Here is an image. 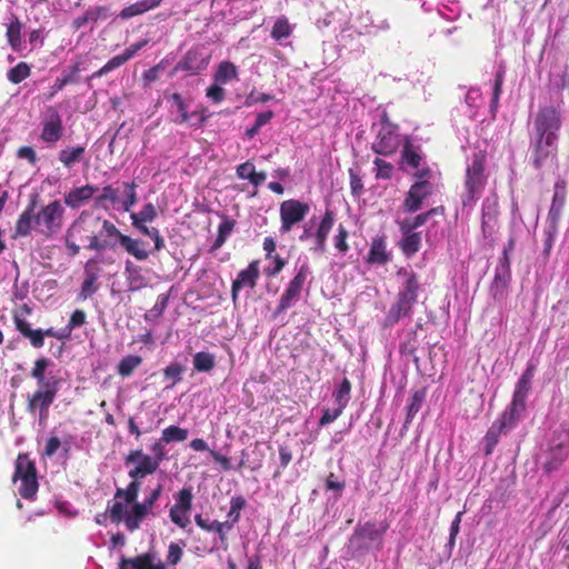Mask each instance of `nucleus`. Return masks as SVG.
Returning <instances> with one entry per match:
<instances>
[{"label": "nucleus", "instance_id": "1", "mask_svg": "<svg viewBox=\"0 0 569 569\" xmlns=\"http://www.w3.org/2000/svg\"><path fill=\"white\" fill-rule=\"evenodd\" d=\"M561 122V114L553 107L541 108L537 113L531 131L532 161L537 169L553 153Z\"/></svg>", "mask_w": 569, "mask_h": 569}, {"label": "nucleus", "instance_id": "2", "mask_svg": "<svg viewBox=\"0 0 569 569\" xmlns=\"http://www.w3.org/2000/svg\"><path fill=\"white\" fill-rule=\"evenodd\" d=\"M52 366V361L46 357L34 361L30 376L37 381L38 389L28 399L27 410L30 413H36L38 408H50L57 398L61 378L49 370Z\"/></svg>", "mask_w": 569, "mask_h": 569}, {"label": "nucleus", "instance_id": "3", "mask_svg": "<svg viewBox=\"0 0 569 569\" xmlns=\"http://www.w3.org/2000/svg\"><path fill=\"white\" fill-rule=\"evenodd\" d=\"M439 211H442L441 207L433 208L415 217L396 220L401 233V238L398 243L402 253L407 258L415 256L421 248L422 236L421 232L417 231V229L423 226L431 216Z\"/></svg>", "mask_w": 569, "mask_h": 569}, {"label": "nucleus", "instance_id": "4", "mask_svg": "<svg viewBox=\"0 0 569 569\" xmlns=\"http://www.w3.org/2000/svg\"><path fill=\"white\" fill-rule=\"evenodd\" d=\"M388 528L387 522L367 521L363 525H358L349 539L348 548L360 555L371 550H380Z\"/></svg>", "mask_w": 569, "mask_h": 569}, {"label": "nucleus", "instance_id": "5", "mask_svg": "<svg viewBox=\"0 0 569 569\" xmlns=\"http://www.w3.org/2000/svg\"><path fill=\"white\" fill-rule=\"evenodd\" d=\"M485 156L475 153L471 162L467 164L465 178V191L461 194L463 209L471 210L481 197L486 187Z\"/></svg>", "mask_w": 569, "mask_h": 569}, {"label": "nucleus", "instance_id": "6", "mask_svg": "<svg viewBox=\"0 0 569 569\" xmlns=\"http://www.w3.org/2000/svg\"><path fill=\"white\" fill-rule=\"evenodd\" d=\"M140 491V482L132 480L127 488H117L113 502H109L107 512L113 523L123 522L127 527V519L131 517V507L139 503L138 496Z\"/></svg>", "mask_w": 569, "mask_h": 569}, {"label": "nucleus", "instance_id": "7", "mask_svg": "<svg viewBox=\"0 0 569 569\" xmlns=\"http://www.w3.org/2000/svg\"><path fill=\"white\" fill-rule=\"evenodd\" d=\"M295 271V277L289 281L280 297L278 307L273 312V318H277L279 315L286 312L299 301L302 290L308 279L311 277V269L307 261L297 264Z\"/></svg>", "mask_w": 569, "mask_h": 569}, {"label": "nucleus", "instance_id": "8", "mask_svg": "<svg viewBox=\"0 0 569 569\" xmlns=\"http://www.w3.org/2000/svg\"><path fill=\"white\" fill-rule=\"evenodd\" d=\"M431 171L429 168H422L419 172H413L417 181L410 187L402 203L406 212L413 213L422 208V202L427 199L433 190L432 184L429 182Z\"/></svg>", "mask_w": 569, "mask_h": 569}, {"label": "nucleus", "instance_id": "9", "mask_svg": "<svg viewBox=\"0 0 569 569\" xmlns=\"http://www.w3.org/2000/svg\"><path fill=\"white\" fill-rule=\"evenodd\" d=\"M377 138L372 143V150L378 154L389 156L393 153L400 143L397 126L391 123L385 113L379 122L375 124Z\"/></svg>", "mask_w": 569, "mask_h": 569}, {"label": "nucleus", "instance_id": "10", "mask_svg": "<svg viewBox=\"0 0 569 569\" xmlns=\"http://www.w3.org/2000/svg\"><path fill=\"white\" fill-rule=\"evenodd\" d=\"M96 222H101V229L89 238L88 249L101 252L114 250L118 244L121 246L126 234L121 233L112 222L101 218H96Z\"/></svg>", "mask_w": 569, "mask_h": 569}, {"label": "nucleus", "instance_id": "11", "mask_svg": "<svg viewBox=\"0 0 569 569\" xmlns=\"http://www.w3.org/2000/svg\"><path fill=\"white\" fill-rule=\"evenodd\" d=\"M64 208L60 201L54 200L36 214V227L46 236L59 232L62 228Z\"/></svg>", "mask_w": 569, "mask_h": 569}, {"label": "nucleus", "instance_id": "12", "mask_svg": "<svg viewBox=\"0 0 569 569\" xmlns=\"http://www.w3.org/2000/svg\"><path fill=\"white\" fill-rule=\"evenodd\" d=\"M279 211L281 219L280 232L287 233L306 218L310 211V206L296 199H289L280 204Z\"/></svg>", "mask_w": 569, "mask_h": 569}, {"label": "nucleus", "instance_id": "13", "mask_svg": "<svg viewBox=\"0 0 569 569\" xmlns=\"http://www.w3.org/2000/svg\"><path fill=\"white\" fill-rule=\"evenodd\" d=\"M161 493L162 485L159 483L142 502L134 503V506L131 507V517L127 519V530L130 532L138 530L141 522L148 516H154L153 506L160 498Z\"/></svg>", "mask_w": 569, "mask_h": 569}, {"label": "nucleus", "instance_id": "14", "mask_svg": "<svg viewBox=\"0 0 569 569\" xmlns=\"http://www.w3.org/2000/svg\"><path fill=\"white\" fill-rule=\"evenodd\" d=\"M136 462L138 465L128 472L131 479L139 480L158 470L157 461L151 460V456L143 453L140 449L131 451L124 459L127 466Z\"/></svg>", "mask_w": 569, "mask_h": 569}, {"label": "nucleus", "instance_id": "15", "mask_svg": "<svg viewBox=\"0 0 569 569\" xmlns=\"http://www.w3.org/2000/svg\"><path fill=\"white\" fill-rule=\"evenodd\" d=\"M40 138L46 143L53 144L63 136L62 118L57 110L50 108L41 121Z\"/></svg>", "mask_w": 569, "mask_h": 569}, {"label": "nucleus", "instance_id": "16", "mask_svg": "<svg viewBox=\"0 0 569 569\" xmlns=\"http://www.w3.org/2000/svg\"><path fill=\"white\" fill-rule=\"evenodd\" d=\"M510 281V262H508L506 258H499L498 264L495 269V277L490 284V295L495 300H501L505 298Z\"/></svg>", "mask_w": 569, "mask_h": 569}, {"label": "nucleus", "instance_id": "17", "mask_svg": "<svg viewBox=\"0 0 569 569\" xmlns=\"http://www.w3.org/2000/svg\"><path fill=\"white\" fill-rule=\"evenodd\" d=\"M209 59L210 57L203 48H192L177 63L176 70H183L197 74L207 68Z\"/></svg>", "mask_w": 569, "mask_h": 569}, {"label": "nucleus", "instance_id": "18", "mask_svg": "<svg viewBox=\"0 0 569 569\" xmlns=\"http://www.w3.org/2000/svg\"><path fill=\"white\" fill-rule=\"evenodd\" d=\"M499 214L498 200L493 197H488L482 203L481 216V230L485 238H492L496 232L497 218Z\"/></svg>", "mask_w": 569, "mask_h": 569}, {"label": "nucleus", "instance_id": "19", "mask_svg": "<svg viewBox=\"0 0 569 569\" xmlns=\"http://www.w3.org/2000/svg\"><path fill=\"white\" fill-rule=\"evenodd\" d=\"M567 199L566 182L558 180L553 186V196L551 206L547 217V224L559 226V221L562 214V210Z\"/></svg>", "mask_w": 569, "mask_h": 569}, {"label": "nucleus", "instance_id": "20", "mask_svg": "<svg viewBox=\"0 0 569 569\" xmlns=\"http://www.w3.org/2000/svg\"><path fill=\"white\" fill-rule=\"evenodd\" d=\"M516 426L517 423L515 421L505 415H501V417L496 422H493L485 436V453L487 456L491 455L493 448L499 441L500 435L510 431Z\"/></svg>", "mask_w": 569, "mask_h": 569}, {"label": "nucleus", "instance_id": "21", "mask_svg": "<svg viewBox=\"0 0 569 569\" xmlns=\"http://www.w3.org/2000/svg\"><path fill=\"white\" fill-rule=\"evenodd\" d=\"M119 569H166L154 552H146L133 558L121 557Z\"/></svg>", "mask_w": 569, "mask_h": 569}, {"label": "nucleus", "instance_id": "22", "mask_svg": "<svg viewBox=\"0 0 569 569\" xmlns=\"http://www.w3.org/2000/svg\"><path fill=\"white\" fill-rule=\"evenodd\" d=\"M169 101L171 103V108L177 112V116L173 119L176 123L190 122L191 126H200L204 121V118L200 117L197 111H187V103L180 93H172L169 97Z\"/></svg>", "mask_w": 569, "mask_h": 569}, {"label": "nucleus", "instance_id": "23", "mask_svg": "<svg viewBox=\"0 0 569 569\" xmlns=\"http://www.w3.org/2000/svg\"><path fill=\"white\" fill-rule=\"evenodd\" d=\"M147 44L146 40L139 41L137 43L128 47L122 53L112 57L99 71H97L93 77H101L107 74L108 72L123 66L127 61L134 57V54L141 50Z\"/></svg>", "mask_w": 569, "mask_h": 569}, {"label": "nucleus", "instance_id": "24", "mask_svg": "<svg viewBox=\"0 0 569 569\" xmlns=\"http://www.w3.org/2000/svg\"><path fill=\"white\" fill-rule=\"evenodd\" d=\"M98 190L99 188L92 184L73 188L64 194V203L71 209H78L87 203Z\"/></svg>", "mask_w": 569, "mask_h": 569}, {"label": "nucleus", "instance_id": "25", "mask_svg": "<svg viewBox=\"0 0 569 569\" xmlns=\"http://www.w3.org/2000/svg\"><path fill=\"white\" fill-rule=\"evenodd\" d=\"M259 277L258 261H252L249 266L238 273L237 279L232 282V299L236 300L238 291L243 287L253 288Z\"/></svg>", "mask_w": 569, "mask_h": 569}, {"label": "nucleus", "instance_id": "26", "mask_svg": "<svg viewBox=\"0 0 569 569\" xmlns=\"http://www.w3.org/2000/svg\"><path fill=\"white\" fill-rule=\"evenodd\" d=\"M413 305V302L397 297V301L390 307L385 318L383 326L391 328L401 319L411 317Z\"/></svg>", "mask_w": 569, "mask_h": 569}, {"label": "nucleus", "instance_id": "27", "mask_svg": "<svg viewBox=\"0 0 569 569\" xmlns=\"http://www.w3.org/2000/svg\"><path fill=\"white\" fill-rule=\"evenodd\" d=\"M398 276L403 277L405 280L402 289L399 291L397 297L416 303L419 289V282L416 273L412 270L402 268L398 271Z\"/></svg>", "mask_w": 569, "mask_h": 569}, {"label": "nucleus", "instance_id": "28", "mask_svg": "<svg viewBox=\"0 0 569 569\" xmlns=\"http://www.w3.org/2000/svg\"><path fill=\"white\" fill-rule=\"evenodd\" d=\"M16 329L27 339L34 348H41L44 343V330L32 329L30 323L19 317L17 313L13 316Z\"/></svg>", "mask_w": 569, "mask_h": 569}, {"label": "nucleus", "instance_id": "29", "mask_svg": "<svg viewBox=\"0 0 569 569\" xmlns=\"http://www.w3.org/2000/svg\"><path fill=\"white\" fill-rule=\"evenodd\" d=\"M401 158L407 168H409L412 173L419 172L422 168H428L423 163V158L418 147H415L411 142L406 141L401 151Z\"/></svg>", "mask_w": 569, "mask_h": 569}, {"label": "nucleus", "instance_id": "30", "mask_svg": "<svg viewBox=\"0 0 569 569\" xmlns=\"http://www.w3.org/2000/svg\"><path fill=\"white\" fill-rule=\"evenodd\" d=\"M124 276L129 291H138L148 284L147 279L142 274L141 267L134 264L130 260L126 261Z\"/></svg>", "mask_w": 569, "mask_h": 569}, {"label": "nucleus", "instance_id": "31", "mask_svg": "<svg viewBox=\"0 0 569 569\" xmlns=\"http://www.w3.org/2000/svg\"><path fill=\"white\" fill-rule=\"evenodd\" d=\"M390 259L391 253L387 250L386 240L381 237L375 238L371 242L367 261L370 264H386Z\"/></svg>", "mask_w": 569, "mask_h": 569}, {"label": "nucleus", "instance_id": "32", "mask_svg": "<svg viewBox=\"0 0 569 569\" xmlns=\"http://www.w3.org/2000/svg\"><path fill=\"white\" fill-rule=\"evenodd\" d=\"M36 200L33 199L20 214L16 223V234L27 237L30 234L32 227L36 226Z\"/></svg>", "mask_w": 569, "mask_h": 569}, {"label": "nucleus", "instance_id": "33", "mask_svg": "<svg viewBox=\"0 0 569 569\" xmlns=\"http://www.w3.org/2000/svg\"><path fill=\"white\" fill-rule=\"evenodd\" d=\"M21 32L22 23L17 16L12 14L10 22L7 24L6 38L8 44L14 52H21L23 48Z\"/></svg>", "mask_w": 569, "mask_h": 569}, {"label": "nucleus", "instance_id": "34", "mask_svg": "<svg viewBox=\"0 0 569 569\" xmlns=\"http://www.w3.org/2000/svg\"><path fill=\"white\" fill-rule=\"evenodd\" d=\"M528 395L525 392H520L515 390L512 396L511 403L506 408V410L502 412L506 417L518 423L523 412L526 411V401H527Z\"/></svg>", "mask_w": 569, "mask_h": 569}, {"label": "nucleus", "instance_id": "35", "mask_svg": "<svg viewBox=\"0 0 569 569\" xmlns=\"http://www.w3.org/2000/svg\"><path fill=\"white\" fill-rule=\"evenodd\" d=\"M98 273L93 271L89 263L84 268V280L81 284V290L79 292V298L86 300L92 297L99 289L98 284Z\"/></svg>", "mask_w": 569, "mask_h": 569}, {"label": "nucleus", "instance_id": "36", "mask_svg": "<svg viewBox=\"0 0 569 569\" xmlns=\"http://www.w3.org/2000/svg\"><path fill=\"white\" fill-rule=\"evenodd\" d=\"M158 216L157 209L153 203H146L139 212H131L130 219L132 227L139 228L147 226L148 222H152Z\"/></svg>", "mask_w": 569, "mask_h": 569}, {"label": "nucleus", "instance_id": "37", "mask_svg": "<svg viewBox=\"0 0 569 569\" xmlns=\"http://www.w3.org/2000/svg\"><path fill=\"white\" fill-rule=\"evenodd\" d=\"M84 152L86 148L83 146L64 148L59 151L58 160L63 164V167L71 168L82 160Z\"/></svg>", "mask_w": 569, "mask_h": 569}, {"label": "nucleus", "instance_id": "38", "mask_svg": "<svg viewBox=\"0 0 569 569\" xmlns=\"http://www.w3.org/2000/svg\"><path fill=\"white\" fill-rule=\"evenodd\" d=\"M214 82L226 84L233 80H238V68L230 61H222L219 63L214 73Z\"/></svg>", "mask_w": 569, "mask_h": 569}, {"label": "nucleus", "instance_id": "39", "mask_svg": "<svg viewBox=\"0 0 569 569\" xmlns=\"http://www.w3.org/2000/svg\"><path fill=\"white\" fill-rule=\"evenodd\" d=\"M192 365L198 372H210L216 367V356L207 351L193 355Z\"/></svg>", "mask_w": 569, "mask_h": 569}, {"label": "nucleus", "instance_id": "40", "mask_svg": "<svg viewBox=\"0 0 569 569\" xmlns=\"http://www.w3.org/2000/svg\"><path fill=\"white\" fill-rule=\"evenodd\" d=\"M36 476L34 463L28 458L27 455L20 453L16 461V471L13 480L18 481L21 478Z\"/></svg>", "mask_w": 569, "mask_h": 569}, {"label": "nucleus", "instance_id": "41", "mask_svg": "<svg viewBox=\"0 0 569 569\" xmlns=\"http://www.w3.org/2000/svg\"><path fill=\"white\" fill-rule=\"evenodd\" d=\"M234 227V221L224 217L218 227V236L211 246V251H216L223 246L226 240L231 234Z\"/></svg>", "mask_w": 569, "mask_h": 569}, {"label": "nucleus", "instance_id": "42", "mask_svg": "<svg viewBox=\"0 0 569 569\" xmlns=\"http://www.w3.org/2000/svg\"><path fill=\"white\" fill-rule=\"evenodd\" d=\"M141 241L138 239H132L129 236H126L121 247L126 249V251L133 256L137 260L143 261L147 260L149 257V252L140 247Z\"/></svg>", "mask_w": 569, "mask_h": 569}, {"label": "nucleus", "instance_id": "43", "mask_svg": "<svg viewBox=\"0 0 569 569\" xmlns=\"http://www.w3.org/2000/svg\"><path fill=\"white\" fill-rule=\"evenodd\" d=\"M174 500H176V503L172 506L173 512H176V510L178 509V510L188 511L190 513L191 508H192V500H193L192 488L191 487L182 488L180 491H178L174 495Z\"/></svg>", "mask_w": 569, "mask_h": 569}, {"label": "nucleus", "instance_id": "44", "mask_svg": "<svg viewBox=\"0 0 569 569\" xmlns=\"http://www.w3.org/2000/svg\"><path fill=\"white\" fill-rule=\"evenodd\" d=\"M141 362L142 358L140 356H126L118 363V373L123 378L130 377Z\"/></svg>", "mask_w": 569, "mask_h": 569}, {"label": "nucleus", "instance_id": "45", "mask_svg": "<svg viewBox=\"0 0 569 569\" xmlns=\"http://www.w3.org/2000/svg\"><path fill=\"white\" fill-rule=\"evenodd\" d=\"M291 31V26L288 19L286 17H280L273 24L271 37L281 44L283 40L290 37Z\"/></svg>", "mask_w": 569, "mask_h": 569}, {"label": "nucleus", "instance_id": "46", "mask_svg": "<svg viewBox=\"0 0 569 569\" xmlns=\"http://www.w3.org/2000/svg\"><path fill=\"white\" fill-rule=\"evenodd\" d=\"M188 430L178 426H169L162 430V442H182L188 438Z\"/></svg>", "mask_w": 569, "mask_h": 569}, {"label": "nucleus", "instance_id": "47", "mask_svg": "<svg viewBox=\"0 0 569 569\" xmlns=\"http://www.w3.org/2000/svg\"><path fill=\"white\" fill-rule=\"evenodd\" d=\"M351 383L347 378H343L340 385L333 392V398L338 407L345 409L350 400Z\"/></svg>", "mask_w": 569, "mask_h": 569}, {"label": "nucleus", "instance_id": "48", "mask_svg": "<svg viewBox=\"0 0 569 569\" xmlns=\"http://www.w3.org/2000/svg\"><path fill=\"white\" fill-rule=\"evenodd\" d=\"M333 223L335 213L330 210H327L317 228V231L315 232V238L327 241V238L333 227Z\"/></svg>", "mask_w": 569, "mask_h": 569}, {"label": "nucleus", "instance_id": "49", "mask_svg": "<svg viewBox=\"0 0 569 569\" xmlns=\"http://www.w3.org/2000/svg\"><path fill=\"white\" fill-rule=\"evenodd\" d=\"M30 73V66L27 62H19L16 67L9 69L7 78L10 82L18 84L27 79Z\"/></svg>", "mask_w": 569, "mask_h": 569}, {"label": "nucleus", "instance_id": "50", "mask_svg": "<svg viewBox=\"0 0 569 569\" xmlns=\"http://www.w3.org/2000/svg\"><path fill=\"white\" fill-rule=\"evenodd\" d=\"M425 400V392L423 391H416L411 399L410 403L408 405L407 409V417L405 421V427H407L411 421L413 420L415 416L419 412L421 409L422 402Z\"/></svg>", "mask_w": 569, "mask_h": 569}, {"label": "nucleus", "instance_id": "51", "mask_svg": "<svg viewBox=\"0 0 569 569\" xmlns=\"http://www.w3.org/2000/svg\"><path fill=\"white\" fill-rule=\"evenodd\" d=\"M20 486L18 488L19 493L24 499H32L38 490V481L36 476L21 478Z\"/></svg>", "mask_w": 569, "mask_h": 569}, {"label": "nucleus", "instance_id": "52", "mask_svg": "<svg viewBox=\"0 0 569 569\" xmlns=\"http://www.w3.org/2000/svg\"><path fill=\"white\" fill-rule=\"evenodd\" d=\"M169 301V295H159L154 306L144 315L146 321H156L164 312Z\"/></svg>", "mask_w": 569, "mask_h": 569}, {"label": "nucleus", "instance_id": "53", "mask_svg": "<svg viewBox=\"0 0 569 569\" xmlns=\"http://www.w3.org/2000/svg\"><path fill=\"white\" fill-rule=\"evenodd\" d=\"M505 72H506L505 67L499 66L497 72H496V78H495V83H493V91H492V98H491V104H490L491 112H496V110L498 109L499 98H500L501 89H502V84H503Z\"/></svg>", "mask_w": 569, "mask_h": 569}, {"label": "nucleus", "instance_id": "54", "mask_svg": "<svg viewBox=\"0 0 569 569\" xmlns=\"http://www.w3.org/2000/svg\"><path fill=\"white\" fill-rule=\"evenodd\" d=\"M247 501L242 496L232 497L230 500V510L227 515L229 522H232V526L240 520V511L246 507Z\"/></svg>", "mask_w": 569, "mask_h": 569}, {"label": "nucleus", "instance_id": "55", "mask_svg": "<svg viewBox=\"0 0 569 569\" xmlns=\"http://www.w3.org/2000/svg\"><path fill=\"white\" fill-rule=\"evenodd\" d=\"M535 370L536 367L529 363L523 373L521 375V377L519 378L515 390L529 395V391L531 389V382L535 376Z\"/></svg>", "mask_w": 569, "mask_h": 569}, {"label": "nucleus", "instance_id": "56", "mask_svg": "<svg viewBox=\"0 0 569 569\" xmlns=\"http://www.w3.org/2000/svg\"><path fill=\"white\" fill-rule=\"evenodd\" d=\"M149 11L146 2L143 0H139L128 7H124L119 12V18L122 20H128L130 18H133L136 16L143 14L144 12Z\"/></svg>", "mask_w": 569, "mask_h": 569}, {"label": "nucleus", "instance_id": "57", "mask_svg": "<svg viewBox=\"0 0 569 569\" xmlns=\"http://www.w3.org/2000/svg\"><path fill=\"white\" fill-rule=\"evenodd\" d=\"M141 234L151 238L154 242V251H160L164 248V240L161 237L159 230L154 227L141 226L136 228Z\"/></svg>", "mask_w": 569, "mask_h": 569}, {"label": "nucleus", "instance_id": "58", "mask_svg": "<svg viewBox=\"0 0 569 569\" xmlns=\"http://www.w3.org/2000/svg\"><path fill=\"white\" fill-rule=\"evenodd\" d=\"M86 12L90 23H96L99 20H107L112 14L110 8L107 6L90 7Z\"/></svg>", "mask_w": 569, "mask_h": 569}, {"label": "nucleus", "instance_id": "59", "mask_svg": "<svg viewBox=\"0 0 569 569\" xmlns=\"http://www.w3.org/2000/svg\"><path fill=\"white\" fill-rule=\"evenodd\" d=\"M126 188V200L122 202V209L123 211L129 212L131 208L137 203L138 197H137V184L134 181L131 182H124L123 183Z\"/></svg>", "mask_w": 569, "mask_h": 569}, {"label": "nucleus", "instance_id": "60", "mask_svg": "<svg viewBox=\"0 0 569 569\" xmlns=\"http://www.w3.org/2000/svg\"><path fill=\"white\" fill-rule=\"evenodd\" d=\"M373 164L376 167V177L378 179H390L393 172V166L386 160H382L380 158H376L373 161Z\"/></svg>", "mask_w": 569, "mask_h": 569}, {"label": "nucleus", "instance_id": "61", "mask_svg": "<svg viewBox=\"0 0 569 569\" xmlns=\"http://www.w3.org/2000/svg\"><path fill=\"white\" fill-rule=\"evenodd\" d=\"M182 372L183 367L178 362L167 366L163 370L164 378L172 380L170 387H173L177 382L181 380Z\"/></svg>", "mask_w": 569, "mask_h": 569}, {"label": "nucleus", "instance_id": "62", "mask_svg": "<svg viewBox=\"0 0 569 569\" xmlns=\"http://www.w3.org/2000/svg\"><path fill=\"white\" fill-rule=\"evenodd\" d=\"M169 517H170V520L174 525H177L178 527H180L182 529H186L190 525V518H189L188 511L177 509L176 512H173V507H171L169 510Z\"/></svg>", "mask_w": 569, "mask_h": 569}, {"label": "nucleus", "instance_id": "63", "mask_svg": "<svg viewBox=\"0 0 569 569\" xmlns=\"http://www.w3.org/2000/svg\"><path fill=\"white\" fill-rule=\"evenodd\" d=\"M167 445V442H162V438L160 437L152 446H151V451L153 453V456L151 457V460H156L157 461V467L159 468L160 463L163 461V460H167L168 457H167V451L164 449V446Z\"/></svg>", "mask_w": 569, "mask_h": 569}, {"label": "nucleus", "instance_id": "64", "mask_svg": "<svg viewBox=\"0 0 569 569\" xmlns=\"http://www.w3.org/2000/svg\"><path fill=\"white\" fill-rule=\"evenodd\" d=\"M104 201H110L111 203L118 201V190L112 188V186L103 187L102 193L96 197V203L98 206H102Z\"/></svg>", "mask_w": 569, "mask_h": 569}]
</instances>
